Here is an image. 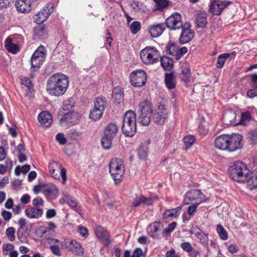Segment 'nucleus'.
<instances>
[{
  "label": "nucleus",
  "mask_w": 257,
  "mask_h": 257,
  "mask_svg": "<svg viewBox=\"0 0 257 257\" xmlns=\"http://www.w3.org/2000/svg\"><path fill=\"white\" fill-rule=\"evenodd\" d=\"M69 78L61 73H55L49 77L46 83L47 92L51 95H63L68 89Z\"/></svg>",
  "instance_id": "f257e3e1"
},
{
  "label": "nucleus",
  "mask_w": 257,
  "mask_h": 257,
  "mask_svg": "<svg viewBox=\"0 0 257 257\" xmlns=\"http://www.w3.org/2000/svg\"><path fill=\"white\" fill-rule=\"evenodd\" d=\"M228 172L234 181L241 182L247 179L249 170L245 164L237 161L230 166Z\"/></svg>",
  "instance_id": "f03ea898"
},
{
  "label": "nucleus",
  "mask_w": 257,
  "mask_h": 257,
  "mask_svg": "<svg viewBox=\"0 0 257 257\" xmlns=\"http://www.w3.org/2000/svg\"><path fill=\"white\" fill-rule=\"evenodd\" d=\"M122 132L126 136L133 137L136 133V115L132 110L127 111L123 117Z\"/></svg>",
  "instance_id": "7ed1b4c3"
},
{
  "label": "nucleus",
  "mask_w": 257,
  "mask_h": 257,
  "mask_svg": "<svg viewBox=\"0 0 257 257\" xmlns=\"http://www.w3.org/2000/svg\"><path fill=\"white\" fill-rule=\"evenodd\" d=\"M109 173L115 184H119L123 178L124 165L123 161L119 158H112L109 163Z\"/></svg>",
  "instance_id": "20e7f679"
},
{
  "label": "nucleus",
  "mask_w": 257,
  "mask_h": 257,
  "mask_svg": "<svg viewBox=\"0 0 257 257\" xmlns=\"http://www.w3.org/2000/svg\"><path fill=\"white\" fill-rule=\"evenodd\" d=\"M118 130V127L115 123H110L106 126L101 140V144L103 149L109 150L111 148L112 140L116 136Z\"/></svg>",
  "instance_id": "39448f33"
},
{
  "label": "nucleus",
  "mask_w": 257,
  "mask_h": 257,
  "mask_svg": "<svg viewBox=\"0 0 257 257\" xmlns=\"http://www.w3.org/2000/svg\"><path fill=\"white\" fill-rule=\"evenodd\" d=\"M142 62L146 65H151L159 61L160 52L155 47L148 46L140 52Z\"/></svg>",
  "instance_id": "423d86ee"
},
{
  "label": "nucleus",
  "mask_w": 257,
  "mask_h": 257,
  "mask_svg": "<svg viewBox=\"0 0 257 257\" xmlns=\"http://www.w3.org/2000/svg\"><path fill=\"white\" fill-rule=\"evenodd\" d=\"M64 111L60 110L58 113L61 123H66L69 126L74 125L78 123L80 116L77 112L74 111Z\"/></svg>",
  "instance_id": "0eeeda50"
},
{
  "label": "nucleus",
  "mask_w": 257,
  "mask_h": 257,
  "mask_svg": "<svg viewBox=\"0 0 257 257\" xmlns=\"http://www.w3.org/2000/svg\"><path fill=\"white\" fill-rule=\"evenodd\" d=\"M129 78L130 83L133 86L140 87L145 84L147 76L145 71L138 69L133 71Z\"/></svg>",
  "instance_id": "6e6552de"
},
{
  "label": "nucleus",
  "mask_w": 257,
  "mask_h": 257,
  "mask_svg": "<svg viewBox=\"0 0 257 257\" xmlns=\"http://www.w3.org/2000/svg\"><path fill=\"white\" fill-rule=\"evenodd\" d=\"M165 23L170 31L180 29L183 27L181 15L178 13L172 14L166 19Z\"/></svg>",
  "instance_id": "1a4fd4ad"
},
{
  "label": "nucleus",
  "mask_w": 257,
  "mask_h": 257,
  "mask_svg": "<svg viewBox=\"0 0 257 257\" xmlns=\"http://www.w3.org/2000/svg\"><path fill=\"white\" fill-rule=\"evenodd\" d=\"M168 112L167 105L160 103L158 106V110L154 114V122L158 125L164 124L168 118Z\"/></svg>",
  "instance_id": "9d476101"
},
{
  "label": "nucleus",
  "mask_w": 257,
  "mask_h": 257,
  "mask_svg": "<svg viewBox=\"0 0 257 257\" xmlns=\"http://www.w3.org/2000/svg\"><path fill=\"white\" fill-rule=\"evenodd\" d=\"M231 3V1H228L214 0L209 6V12L213 15L219 16Z\"/></svg>",
  "instance_id": "9b49d317"
},
{
  "label": "nucleus",
  "mask_w": 257,
  "mask_h": 257,
  "mask_svg": "<svg viewBox=\"0 0 257 257\" xmlns=\"http://www.w3.org/2000/svg\"><path fill=\"white\" fill-rule=\"evenodd\" d=\"M242 136L237 134L228 135V151L234 152L241 149L242 147L241 143Z\"/></svg>",
  "instance_id": "f8f14e48"
},
{
  "label": "nucleus",
  "mask_w": 257,
  "mask_h": 257,
  "mask_svg": "<svg viewBox=\"0 0 257 257\" xmlns=\"http://www.w3.org/2000/svg\"><path fill=\"white\" fill-rule=\"evenodd\" d=\"M37 0H17L15 3L16 10L20 13L30 12L33 5Z\"/></svg>",
  "instance_id": "ddd939ff"
},
{
  "label": "nucleus",
  "mask_w": 257,
  "mask_h": 257,
  "mask_svg": "<svg viewBox=\"0 0 257 257\" xmlns=\"http://www.w3.org/2000/svg\"><path fill=\"white\" fill-rule=\"evenodd\" d=\"M96 236L100 239L105 245L110 243L109 232L100 226H97L94 229Z\"/></svg>",
  "instance_id": "4468645a"
},
{
  "label": "nucleus",
  "mask_w": 257,
  "mask_h": 257,
  "mask_svg": "<svg viewBox=\"0 0 257 257\" xmlns=\"http://www.w3.org/2000/svg\"><path fill=\"white\" fill-rule=\"evenodd\" d=\"M182 32L179 41L181 44H184L189 42L194 37V31L189 28L182 27Z\"/></svg>",
  "instance_id": "2eb2a0df"
},
{
  "label": "nucleus",
  "mask_w": 257,
  "mask_h": 257,
  "mask_svg": "<svg viewBox=\"0 0 257 257\" xmlns=\"http://www.w3.org/2000/svg\"><path fill=\"white\" fill-rule=\"evenodd\" d=\"M49 169L50 171H52V173H54V171H60V174L63 180V183H65L66 179V170L64 168L62 167L61 164L56 161H51L49 165Z\"/></svg>",
  "instance_id": "dca6fc26"
},
{
  "label": "nucleus",
  "mask_w": 257,
  "mask_h": 257,
  "mask_svg": "<svg viewBox=\"0 0 257 257\" xmlns=\"http://www.w3.org/2000/svg\"><path fill=\"white\" fill-rule=\"evenodd\" d=\"M214 144L217 149L228 151V135H220L216 137Z\"/></svg>",
  "instance_id": "f3484780"
},
{
  "label": "nucleus",
  "mask_w": 257,
  "mask_h": 257,
  "mask_svg": "<svg viewBox=\"0 0 257 257\" xmlns=\"http://www.w3.org/2000/svg\"><path fill=\"white\" fill-rule=\"evenodd\" d=\"M112 98L116 104L122 102L124 98L123 89L119 86H115L112 91Z\"/></svg>",
  "instance_id": "a211bd4d"
},
{
  "label": "nucleus",
  "mask_w": 257,
  "mask_h": 257,
  "mask_svg": "<svg viewBox=\"0 0 257 257\" xmlns=\"http://www.w3.org/2000/svg\"><path fill=\"white\" fill-rule=\"evenodd\" d=\"M201 194V191L197 189H193L187 192L185 194L184 203L185 204H189L194 200H198Z\"/></svg>",
  "instance_id": "6ab92c4d"
},
{
  "label": "nucleus",
  "mask_w": 257,
  "mask_h": 257,
  "mask_svg": "<svg viewBox=\"0 0 257 257\" xmlns=\"http://www.w3.org/2000/svg\"><path fill=\"white\" fill-rule=\"evenodd\" d=\"M165 29L164 24L160 23L151 25L149 27V33L152 38H157L160 36Z\"/></svg>",
  "instance_id": "aec40b11"
},
{
  "label": "nucleus",
  "mask_w": 257,
  "mask_h": 257,
  "mask_svg": "<svg viewBox=\"0 0 257 257\" xmlns=\"http://www.w3.org/2000/svg\"><path fill=\"white\" fill-rule=\"evenodd\" d=\"M152 203L153 201L151 198L146 197L143 195H140L135 198L133 202L132 206L136 207L142 204L149 206Z\"/></svg>",
  "instance_id": "412c9836"
},
{
  "label": "nucleus",
  "mask_w": 257,
  "mask_h": 257,
  "mask_svg": "<svg viewBox=\"0 0 257 257\" xmlns=\"http://www.w3.org/2000/svg\"><path fill=\"white\" fill-rule=\"evenodd\" d=\"M38 119L42 125L48 127L52 123V116L48 112L42 111L39 114Z\"/></svg>",
  "instance_id": "4be33fe9"
},
{
  "label": "nucleus",
  "mask_w": 257,
  "mask_h": 257,
  "mask_svg": "<svg viewBox=\"0 0 257 257\" xmlns=\"http://www.w3.org/2000/svg\"><path fill=\"white\" fill-rule=\"evenodd\" d=\"M164 82L166 87L169 89H173L176 86V78L174 72L165 73Z\"/></svg>",
  "instance_id": "5701e85b"
},
{
  "label": "nucleus",
  "mask_w": 257,
  "mask_h": 257,
  "mask_svg": "<svg viewBox=\"0 0 257 257\" xmlns=\"http://www.w3.org/2000/svg\"><path fill=\"white\" fill-rule=\"evenodd\" d=\"M25 212L26 215L30 218H39L43 213L42 209L34 207L27 208Z\"/></svg>",
  "instance_id": "b1692460"
},
{
  "label": "nucleus",
  "mask_w": 257,
  "mask_h": 257,
  "mask_svg": "<svg viewBox=\"0 0 257 257\" xmlns=\"http://www.w3.org/2000/svg\"><path fill=\"white\" fill-rule=\"evenodd\" d=\"M139 110L140 114H152L153 110L152 104L149 100H145L139 103Z\"/></svg>",
  "instance_id": "393cba45"
},
{
  "label": "nucleus",
  "mask_w": 257,
  "mask_h": 257,
  "mask_svg": "<svg viewBox=\"0 0 257 257\" xmlns=\"http://www.w3.org/2000/svg\"><path fill=\"white\" fill-rule=\"evenodd\" d=\"M182 207L179 206L171 209H166L163 214V220L167 222L168 218L177 217L180 213Z\"/></svg>",
  "instance_id": "a878e982"
},
{
  "label": "nucleus",
  "mask_w": 257,
  "mask_h": 257,
  "mask_svg": "<svg viewBox=\"0 0 257 257\" xmlns=\"http://www.w3.org/2000/svg\"><path fill=\"white\" fill-rule=\"evenodd\" d=\"M161 65L165 71H171L173 67V59L168 57H160Z\"/></svg>",
  "instance_id": "bb28decb"
},
{
  "label": "nucleus",
  "mask_w": 257,
  "mask_h": 257,
  "mask_svg": "<svg viewBox=\"0 0 257 257\" xmlns=\"http://www.w3.org/2000/svg\"><path fill=\"white\" fill-rule=\"evenodd\" d=\"M66 201L70 207L72 208L76 212L81 215V206L75 199L73 198L71 196H66Z\"/></svg>",
  "instance_id": "cd10ccee"
},
{
  "label": "nucleus",
  "mask_w": 257,
  "mask_h": 257,
  "mask_svg": "<svg viewBox=\"0 0 257 257\" xmlns=\"http://www.w3.org/2000/svg\"><path fill=\"white\" fill-rule=\"evenodd\" d=\"M5 47L9 52L13 54H16L19 51L18 45L13 43L12 40L10 38L6 40Z\"/></svg>",
  "instance_id": "c85d7f7f"
},
{
  "label": "nucleus",
  "mask_w": 257,
  "mask_h": 257,
  "mask_svg": "<svg viewBox=\"0 0 257 257\" xmlns=\"http://www.w3.org/2000/svg\"><path fill=\"white\" fill-rule=\"evenodd\" d=\"M196 23L197 28H204L206 27L207 24L206 14L204 13L197 14L196 18Z\"/></svg>",
  "instance_id": "c756f323"
},
{
  "label": "nucleus",
  "mask_w": 257,
  "mask_h": 257,
  "mask_svg": "<svg viewBox=\"0 0 257 257\" xmlns=\"http://www.w3.org/2000/svg\"><path fill=\"white\" fill-rule=\"evenodd\" d=\"M160 225L159 222H155L149 225L148 227V231L149 233L154 238H157L159 237L158 232Z\"/></svg>",
  "instance_id": "7c9ffc66"
},
{
  "label": "nucleus",
  "mask_w": 257,
  "mask_h": 257,
  "mask_svg": "<svg viewBox=\"0 0 257 257\" xmlns=\"http://www.w3.org/2000/svg\"><path fill=\"white\" fill-rule=\"evenodd\" d=\"M50 12L46 13L45 10L42 9L35 15V21L38 24H41L46 21L50 16Z\"/></svg>",
  "instance_id": "2f4dec72"
},
{
  "label": "nucleus",
  "mask_w": 257,
  "mask_h": 257,
  "mask_svg": "<svg viewBox=\"0 0 257 257\" xmlns=\"http://www.w3.org/2000/svg\"><path fill=\"white\" fill-rule=\"evenodd\" d=\"M44 59V58H38L32 56L31 57V70L33 71L38 70L40 66L42 65Z\"/></svg>",
  "instance_id": "473e14b6"
},
{
  "label": "nucleus",
  "mask_w": 257,
  "mask_h": 257,
  "mask_svg": "<svg viewBox=\"0 0 257 257\" xmlns=\"http://www.w3.org/2000/svg\"><path fill=\"white\" fill-rule=\"evenodd\" d=\"M43 193L46 197L53 198L57 197L59 191L55 186L52 185L44 190Z\"/></svg>",
  "instance_id": "72a5a7b5"
},
{
  "label": "nucleus",
  "mask_w": 257,
  "mask_h": 257,
  "mask_svg": "<svg viewBox=\"0 0 257 257\" xmlns=\"http://www.w3.org/2000/svg\"><path fill=\"white\" fill-rule=\"evenodd\" d=\"M103 112L104 110L94 107L93 109L90 112L89 117L93 120L96 121L102 117Z\"/></svg>",
  "instance_id": "f704fd0d"
},
{
  "label": "nucleus",
  "mask_w": 257,
  "mask_h": 257,
  "mask_svg": "<svg viewBox=\"0 0 257 257\" xmlns=\"http://www.w3.org/2000/svg\"><path fill=\"white\" fill-rule=\"evenodd\" d=\"M106 105L107 99L105 97L102 96L98 97L94 101V107L100 108L103 110H105Z\"/></svg>",
  "instance_id": "c9c22d12"
},
{
  "label": "nucleus",
  "mask_w": 257,
  "mask_h": 257,
  "mask_svg": "<svg viewBox=\"0 0 257 257\" xmlns=\"http://www.w3.org/2000/svg\"><path fill=\"white\" fill-rule=\"evenodd\" d=\"M34 39H44L46 35V31L44 26H40L38 28H35L34 30Z\"/></svg>",
  "instance_id": "e433bc0d"
},
{
  "label": "nucleus",
  "mask_w": 257,
  "mask_h": 257,
  "mask_svg": "<svg viewBox=\"0 0 257 257\" xmlns=\"http://www.w3.org/2000/svg\"><path fill=\"white\" fill-rule=\"evenodd\" d=\"M165 50L166 53L176 57L178 51V47L174 43L170 42L166 47Z\"/></svg>",
  "instance_id": "4c0bfd02"
},
{
  "label": "nucleus",
  "mask_w": 257,
  "mask_h": 257,
  "mask_svg": "<svg viewBox=\"0 0 257 257\" xmlns=\"http://www.w3.org/2000/svg\"><path fill=\"white\" fill-rule=\"evenodd\" d=\"M70 251L78 256H82L84 253L83 248L81 244L77 241L73 244L72 249Z\"/></svg>",
  "instance_id": "58836bf2"
},
{
  "label": "nucleus",
  "mask_w": 257,
  "mask_h": 257,
  "mask_svg": "<svg viewBox=\"0 0 257 257\" xmlns=\"http://www.w3.org/2000/svg\"><path fill=\"white\" fill-rule=\"evenodd\" d=\"M156 4V10L159 11L163 10L167 8L171 4V2L168 0H153Z\"/></svg>",
  "instance_id": "ea45409f"
},
{
  "label": "nucleus",
  "mask_w": 257,
  "mask_h": 257,
  "mask_svg": "<svg viewBox=\"0 0 257 257\" xmlns=\"http://www.w3.org/2000/svg\"><path fill=\"white\" fill-rule=\"evenodd\" d=\"M151 114H140L138 117V121L142 125L147 126L151 121Z\"/></svg>",
  "instance_id": "a19ab883"
},
{
  "label": "nucleus",
  "mask_w": 257,
  "mask_h": 257,
  "mask_svg": "<svg viewBox=\"0 0 257 257\" xmlns=\"http://www.w3.org/2000/svg\"><path fill=\"white\" fill-rule=\"evenodd\" d=\"M216 231L221 239L226 240L228 239V233L222 225H217Z\"/></svg>",
  "instance_id": "79ce46f5"
},
{
  "label": "nucleus",
  "mask_w": 257,
  "mask_h": 257,
  "mask_svg": "<svg viewBox=\"0 0 257 257\" xmlns=\"http://www.w3.org/2000/svg\"><path fill=\"white\" fill-rule=\"evenodd\" d=\"M190 69L188 66L184 67L181 71V79L185 83H189L190 82Z\"/></svg>",
  "instance_id": "37998d69"
},
{
  "label": "nucleus",
  "mask_w": 257,
  "mask_h": 257,
  "mask_svg": "<svg viewBox=\"0 0 257 257\" xmlns=\"http://www.w3.org/2000/svg\"><path fill=\"white\" fill-rule=\"evenodd\" d=\"M27 230L22 229H18L17 231V236L20 242L25 243L27 241Z\"/></svg>",
  "instance_id": "c03bdc74"
},
{
  "label": "nucleus",
  "mask_w": 257,
  "mask_h": 257,
  "mask_svg": "<svg viewBox=\"0 0 257 257\" xmlns=\"http://www.w3.org/2000/svg\"><path fill=\"white\" fill-rule=\"evenodd\" d=\"M228 53H224L220 55L217 59L216 67L218 68H221L224 64L225 60L229 57Z\"/></svg>",
  "instance_id": "a18cd8bd"
},
{
  "label": "nucleus",
  "mask_w": 257,
  "mask_h": 257,
  "mask_svg": "<svg viewBox=\"0 0 257 257\" xmlns=\"http://www.w3.org/2000/svg\"><path fill=\"white\" fill-rule=\"evenodd\" d=\"M251 115L250 112L248 111H246L241 113L240 124L246 125L247 122L251 120Z\"/></svg>",
  "instance_id": "49530a36"
},
{
  "label": "nucleus",
  "mask_w": 257,
  "mask_h": 257,
  "mask_svg": "<svg viewBox=\"0 0 257 257\" xmlns=\"http://www.w3.org/2000/svg\"><path fill=\"white\" fill-rule=\"evenodd\" d=\"M177 226L176 222H173L169 224L167 227L165 228L163 231L162 234L163 236H167L171 232H172Z\"/></svg>",
  "instance_id": "de8ad7c7"
},
{
  "label": "nucleus",
  "mask_w": 257,
  "mask_h": 257,
  "mask_svg": "<svg viewBox=\"0 0 257 257\" xmlns=\"http://www.w3.org/2000/svg\"><path fill=\"white\" fill-rule=\"evenodd\" d=\"M74 104V101L72 98H69L67 100L64 101L63 106L62 107L63 111L68 110L72 108Z\"/></svg>",
  "instance_id": "09e8293b"
},
{
  "label": "nucleus",
  "mask_w": 257,
  "mask_h": 257,
  "mask_svg": "<svg viewBox=\"0 0 257 257\" xmlns=\"http://www.w3.org/2000/svg\"><path fill=\"white\" fill-rule=\"evenodd\" d=\"M195 138L192 135H188L183 138V142L186 148H189L195 142Z\"/></svg>",
  "instance_id": "8fccbe9b"
},
{
  "label": "nucleus",
  "mask_w": 257,
  "mask_h": 257,
  "mask_svg": "<svg viewBox=\"0 0 257 257\" xmlns=\"http://www.w3.org/2000/svg\"><path fill=\"white\" fill-rule=\"evenodd\" d=\"M141 24L139 21H135L130 26V30L133 34H136L141 29Z\"/></svg>",
  "instance_id": "3c124183"
},
{
  "label": "nucleus",
  "mask_w": 257,
  "mask_h": 257,
  "mask_svg": "<svg viewBox=\"0 0 257 257\" xmlns=\"http://www.w3.org/2000/svg\"><path fill=\"white\" fill-rule=\"evenodd\" d=\"M75 241L76 240H71L69 238H66L61 243L62 246L63 248L67 249L69 251H70L72 249L73 244Z\"/></svg>",
  "instance_id": "603ef678"
},
{
  "label": "nucleus",
  "mask_w": 257,
  "mask_h": 257,
  "mask_svg": "<svg viewBox=\"0 0 257 257\" xmlns=\"http://www.w3.org/2000/svg\"><path fill=\"white\" fill-rule=\"evenodd\" d=\"M15 229L13 227H10L6 230V234L8 239L11 241H14L15 239Z\"/></svg>",
  "instance_id": "864d4df0"
},
{
  "label": "nucleus",
  "mask_w": 257,
  "mask_h": 257,
  "mask_svg": "<svg viewBox=\"0 0 257 257\" xmlns=\"http://www.w3.org/2000/svg\"><path fill=\"white\" fill-rule=\"evenodd\" d=\"M206 200H200L198 202L191 205L188 209V213L190 215H192L196 210L197 207L201 203L205 202Z\"/></svg>",
  "instance_id": "5fc2aeb1"
},
{
  "label": "nucleus",
  "mask_w": 257,
  "mask_h": 257,
  "mask_svg": "<svg viewBox=\"0 0 257 257\" xmlns=\"http://www.w3.org/2000/svg\"><path fill=\"white\" fill-rule=\"evenodd\" d=\"M180 246L181 248L187 252H191L193 250V248L191 243L189 242H183L181 243Z\"/></svg>",
  "instance_id": "6e6d98bb"
},
{
  "label": "nucleus",
  "mask_w": 257,
  "mask_h": 257,
  "mask_svg": "<svg viewBox=\"0 0 257 257\" xmlns=\"http://www.w3.org/2000/svg\"><path fill=\"white\" fill-rule=\"evenodd\" d=\"M44 47L42 46H39L37 50L34 52L33 55L35 57L44 58Z\"/></svg>",
  "instance_id": "4d7b16f0"
},
{
  "label": "nucleus",
  "mask_w": 257,
  "mask_h": 257,
  "mask_svg": "<svg viewBox=\"0 0 257 257\" xmlns=\"http://www.w3.org/2000/svg\"><path fill=\"white\" fill-rule=\"evenodd\" d=\"M198 238L199 239L200 243L202 245L206 246L208 244V237L207 234L202 232Z\"/></svg>",
  "instance_id": "13d9d810"
},
{
  "label": "nucleus",
  "mask_w": 257,
  "mask_h": 257,
  "mask_svg": "<svg viewBox=\"0 0 257 257\" xmlns=\"http://www.w3.org/2000/svg\"><path fill=\"white\" fill-rule=\"evenodd\" d=\"M56 139L59 143L61 145H64L67 143V140L63 133H58L56 136Z\"/></svg>",
  "instance_id": "bf43d9fd"
},
{
  "label": "nucleus",
  "mask_w": 257,
  "mask_h": 257,
  "mask_svg": "<svg viewBox=\"0 0 257 257\" xmlns=\"http://www.w3.org/2000/svg\"><path fill=\"white\" fill-rule=\"evenodd\" d=\"M190 233L194 234L195 236L199 237L203 232L197 226H192L190 229Z\"/></svg>",
  "instance_id": "052dcab7"
},
{
  "label": "nucleus",
  "mask_w": 257,
  "mask_h": 257,
  "mask_svg": "<svg viewBox=\"0 0 257 257\" xmlns=\"http://www.w3.org/2000/svg\"><path fill=\"white\" fill-rule=\"evenodd\" d=\"M248 137L249 138L252 144L257 143V131H250L248 134Z\"/></svg>",
  "instance_id": "680f3d73"
},
{
  "label": "nucleus",
  "mask_w": 257,
  "mask_h": 257,
  "mask_svg": "<svg viewBox=\"0 0 257 257\" xmlns=\"http://www.w3.org/2000/svg\"><path fill=\"white\" fill-rule=\"evenodd\" d=\"M138 155V157L142 160H145L148 157L147 152L142 147L139 148Z\"/></svg>",
  "instance_id": "e2e57ef3"
},
{
  "label": "nucleus",
  "mask_w": 257,
  "mask_h": 257,
  "mask_svg": "<svg viewBox=\"0 0 257 257\" xmlns=\"http://www.w3.org/2000/svg\"><path fill=\"white\" fill-rule=\"evenodd\" d=\"M187 51H188V49L186 47H183L181 48L180 49H179L178 48V51L177 54L176 55V59L177 60L180 59L181 56H182L183 55H184L185 54H186L187 52Z\"/></svg>",
  "instance_id": "0e129e2a"
},
{
  "label": "nucleus",
  "mask_w": 257,
  "mask_h": 257,
  "mask_svg": "<svg viewBox=\"0 0 257 257\" xmlns=\"http://www.w3.org/2000/svg\"><path fill=\"white\" fill-rule=\"evenodd\" d=\"M78 232L83 237H87L88 235V229L84 226H79Z\"/></svg>",
  "instance_id": "69168bd1"
},
{
  "label": "nucleus",
  "mask_w": 257,
  "mask_h": 257,
  "mask_svg": "<svg viewBox=\"0 0 257 257\" xmlns=\"http://www.w3.org/2000/svg\"><path fill=\"white\" fill-rule=\"evenodd\" d=\"M250 180L252 182L253 187L257 188V169L254 170L253 175L251 177Z\"/></svg>",
  "instance_id": "338daca9"
},
{
  "label": "nucleus",
  "mask_w": 257,
  "mask_h": 257,
  "mask_svg": "<svg viewBox=\"0 0 257 257\" xmlns=\"http://www.w3.org/2000/svg\"><path fill=\"white\" fill-rule=\"evenodd\" d=\"M143 254L142 249L140 247H137L134 250L131 257H141Z\"/></svg>",
  "instance_id": "774afa93"
}]
</instances>
